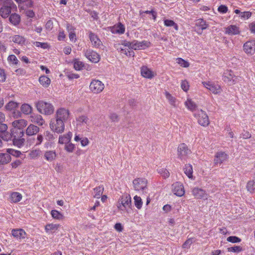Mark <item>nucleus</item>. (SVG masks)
<instances>
[{
  "instance_id": "obj_16",
  "label": "nucleus",
  "mask_w": 255,
  "mask_h": 255,
  "mask_svg": "<svg viewBox=\"0 0 255 255\" xmlns=\"http://www.w3.org/2000/svg\"><path fill=\"white\" fill-rule=\"evenodd\" d=\"M7 126L4 124H0V137L3 140L8 141L11 139L10 133L7 131Z\"/></svg>"
},
{
  "instance_id": "obj_43",
  "label": "nucleus",
  "mask_w": 255,
  "mask_h": 255,
  "mask_svg": "<svg viewBox=\"0 0 255 255\" xmlns=\"http://www.w3.org/2000/svg\"><path fill=\"white\" fill-rule=\"evenodd\" d=\"M51 215L53 218L56 220H61L64 219L63 214L56 210H52L51 211Z\"/></svg>"
},
{
  "instance_id": "obj_28",
  "label": "nucleus",
  "mask_w": 255,
  "mask_h": 255,
  "mask_svg": "<svg viewBox=\"0 0 255 255\" xmlns=\"http://www.w3.org/2000/svg\"><path fill=\"white\" fill-rule=\"evenodd\" d=\"M42 155V151L39 148H36L30 151L28 153V157L31 159L39 158Z\"/></svg>"
},
{
  "instance_id": "obj_11",
  "label": "nucleus",
  "mask_w": 255,
  "mask_h": 255,
  "mask_svg": "<svg viewBox=\"0 0 255 255\" xmlns=\"http://www.w3.org/2000/svg\"><path fill=\"white\" fill-rule=\"evenodd\" d=\"M243 50L248 55H253L255 53V40L247 41L243 46Z\"/></svg>"
},
{
  "instance_id": "obj_6",
  "label": "nucleus",
  "mask_w": 255,
  "mask_h": 255,
  "mask_svg": "<svg viewBox=\"0 0 255 255\" xmlns=\"http://www.w3.org/2000/svg\"><path fill=\"white\" fill-rule=\"evenodd\" d=\"M194 116L197 119L199 125L203 127H206L209 124L208 116L206 112L202 110H198L194 113Z\"/></svg>"
},
{
  "instance_id": "obj_52",
  "label": "nucleus",
  "mask_w": 255,
  "mask_h": 255,
  "mask_svg": "<svg viewBox=\"0 0 255 255\" xmlns=\"http://www.w3.org/2000/svg\"><path fill=\"white\" fill-rule=\"evenodd\" d=\"M150 45V42L148 41H138V46L139 49H144L147 47H149Z\"/></svg>"
},
{
  "instance_id": "obj_32",
  "label": "nucleus",
  "mask_w": 255,
  "mask_h": 255,
  "mask_svg": "<svg viewBox=\"0 0 255 255\" xmlns=\"http://www.w3.org/2000/svg\"><path fill=\"white\" fill-rule=\"evenodd\" d=\"M185 105L189 110L192 112H196V110L197 109V106L191 99H188L185 102Z\"/></svg>"
},
{
  "instance_id": "obj_47",
  "label": "nucleus",
  "mask_w": 255,
  "mask_h": 255,
  "mask_svg": "<svg viewBox=\"0 0 255 255\" xmlns=\"http://www.w3.org/2000/svg\"><path fill=\"white\" fill-rule=\"evenodd\" d=\"M18 106V103L11 101L6 104L5 107L7 110L11 111L16 109Z\"/></svg>"
},
{
  "instance_id": "obj_19",
  "label": "nucleus",
  "mask_w": 255,
  "mask_h": 255,
  "mask_svg": "<svg viewBox=\"0 0 255 255\" xmlns=\"http://www.w3.org/2000/svg\"><path fill=\"white\" fill-rule=\"evenodd\" d=\"M57 156V154L55 150H46L44 151L43 157L44 159L48 162H53Z\"/></svg>"
},
{
  "instance_id": "obj_23",
  "label": "nucleus",
  "mask_w": 255,
  "mask_h": 255,
  "mask_svg": "<svg viewBox=\"0 0 255 255\" xmlns=\"http://www.w3.org/2000/svg\"><path fill=\"white\" fill-rule=\"evenodd\" d=\"M115 48L119 52H121V53H123L128 56H134V53L133 51H129L128 49L123 47V46H122L121 44H116Z\"/></svg>"
},
{
  "instance_id": "obj_37",
  "label": "nucleus",
  "mask_w": 255,
  "mask_h": 255,
  "mask_svg": "<svg viewBox=\"0 0 255 255\" xmlns=\"http://www.w3.org/2000/svg\"><path fill=\"white\" fill-rule=\"evenodd\" d=\"M40 83L44 87H47L50 84V79L46 76H41L39 78Z\"/></svg>"
},
{
  "instance_id": "obj_31",
  "label": "nucleus",
  "mask_w": 255,
  "mask_h": 255,
  "mask_svg": "<svg viewBox=\"0 0 255 255\" xmlns=\"http://www.w3.org/2000/svg\"><path fill=\"white\" fill-rule=\"evenodd\" d=\"M59 227V224H49L45 226V230L47 233H54Z\"/></svg>"
},
{
  "instance_id": "obj_51",
  "label": "nucleus",
  "mask_w": 255,
  "mask_h": 255,
  "mask_svg": "<svg viewBox=\"0 0 255 255\" xmlns=\"http://www.w3.org/2000/svg\"><path fill=\"white\" fill-rule=\"evenodd\" d=\"M117 33L123 34L125 32V28L123 24L121 23H119L117 26L114 27Z\"/></svg>"
},
{
  "instance_id": "obj_22",
  "label": "nucleus",
  "mask_w": 255,
  "mask_h": 255,
  "mask_svg": "<svg viewBox=\"0 0 255 255\" xmlns=\"http://www.w3.org/2000/svg\"><path fill=\"white\" fill-rule=\"evenodd\" d=\"M30 121L33 123L38 125L39 126H42L45 121L42 118V116L38 114H33L30 116Z\"/></svg>"
},
{
  "instance_id": "obj_3",
  "label": "nucleus",
  "mask_w": 255,
  "mask_h": 255,
  "mask_svg": "<svg viewBox=\"0 0 255 255\" xmlns=\"http://www.w3.org/2000/svg\"><path fill=\"white\" fill-rule=\"evenodd\" d=\"M131 206V197L129 194L123 195L119 200L117 204L118 209L122 211L130 209Z\"/></svg>"
},
{
  "instance_id": "obj_64",
  "label": "nucleus",
  "mask_w": 255,
  "mask_h": 255,
  "mask_svg": "<svg viewBox=\"0 0 255 255\" xmlns=\"http://www.w3.org/2000/svg\"><path fill=\"white\" fill-rule=\"evenodd\" d=\"M110 119L113 122H117L119 121L118 116L115 113H112L110 115Z\"/></svg>"
},
{
  "instance_id": "obj_29",
  "label": "nucleus",
  "mask_w": 255,
  "mask_h": 255,
  "mask_svg": "<svg viewBox=\"0 0 255 255\" xmlns=\"http://www.w3.org/2000/svg\"><path fill=\"white\" fill-rule=\"evenodd\" d=\"M11 138H20L22 137L24 135L23 130L17 129V128H13L11 129V133H10Z\"/></svg>"
},
{
  "instance_id": "obj_54",
  "label": "nucleus",
  "mask_w": 255,
  "mask_h": 255,
  "mask_svg": "<svg viewBox=\"0 0 255 255\" xmlns=\"http://www.w3.org/2000/svg\"><path fill=\"white\" fill-rule=\"evenodd\" d=\"M255 183L254 180L249 181L247 185V188L248 191L251 193L253 192L255 189Z\"/></svg>"
},
{
  "instance_id": "obj_48",
  "label": "nucleus",
  "mask_w": 255,
  "mask_h": 255,
  "mask_svg": "<svg viewBox=\"0 0 255 255\" xmlns=\"http://www.w3.org/2000/svg\"><path fill=\"white\" fill-rule=\"evenodd\" d=\"M74 68L76 70H81L84 67V64L78 59H75L73 60Z\"/></svg>"
},
{
  "instance_id": "obj_35",
  "label": "nucleus",
  "mask_w": 255,
  "mask_h": 255,
  "mask_svg": "<svg viewBox=\"0 0 255 255\" xmlns=\"http://www.w3.org/2000/svg\"><path fill=\"white\" fill-rule=\"evenodd\" d=\"M11 160L10 155L8 153H0V164H5Z\"/></svg>"
},
{
  "instance_id": "obj_4",
  "label": "nucleus",
  "mask_w": 255,
  "mask_h": 255,
  "mask_svg": "<svg viewBox=\"0 0 255 255\" xmlns=\"http://www.w3.org/2000/svg\"><path fill=\"white\" fill-rule=\"evenodd\" d=\"M16 8L12 0H4L2 6L0 9V15L3 18L7 17L10 13L11 9Z\"/></svg>"
},
{
  "instance_id": "obj_9",
  "label": "nucleus",
  "mask_w": 255,
  "mask_h": 255,
  "mask_svg": "<svg viewBox=\"0 0 255 255\" xmlns=\"http://www.w3.org/2000/svg\"><path fill=\"white\" fill-rule=\"evenodd\" d=\"M191 153V150L187 145L184 143H180L178 147L177 155L181 160L185 159L187 156Z\"/></svg>"
},
{
  "instance_id": "obj_40",
  "label": "nucleus",
  "mask_w": 255,
  "mask_h": 255,
  "mask_svg": "<svg viewBox=\"0 0 255 255\" xmlns=\"http://www.w3.org/2000/svg\"><path fill=\"white\" fill-rule=\"evenodd\" d=\"M165 96L166 98L168 100L170 104L174 107L176 106V99L175 97L172 96L168 92L165 91Z\"/></svg>"
},
{
  "instance_id": "obj_56",
  "label": "nucleus",
  "mask_w": 255,
  "mask_h": 255,
  "mask_svg": "<svg viewBox=\"0 0 255 255\" xmlns=\"http://www.w3.org/2000/svg\"><path fill=\"white\" fill-rule=\"evenodd\" d=\"M177 63L179 64L181 66L183 67H188L189 66V64L188 62L186 61L184 59L181 58H178L176 59Z\"/></svg>"
},
{
  "instance_id": "obj_45",
  "label": "nucleus",
  "mask_w": 255,
  "mask_h": 255,
  "mask_svg": "<svg viewBox=\"0 0 255 255\" xmlns=\"http://www.w3.org/2000/svg\"><path fill=\"white\" fill-rule=\"evenodd\" d=\"M77 121L82 125H88L89 123V119L85 116H81L77 118Z\"/></svg>"
},
{
  "instance_id": "obj_39",
  "label": "nucleus",
  "mask_w": 255,
  "mask_h": 255,
  "mask_svg": "<svg viewBox=\"0 0 255 255\" xmlns=\"http://www.w3.org/2000/svg\"><path fill=\"white\" fill-rule=\"evenodd\" d=\"M20 19L19 15L16 13L11 14L9 18V21L14 25H16L19 23Z\"/></svg>"
},
{
  "instance_id": "obj_8",
  "label": "nucleus",
  "mask_w": 255,
  "mask_h": 255,
  "mask_svg": "<svg viewBox=\"0 0 255 255\" xmlns=\"http://www.w3.org/2000/svg\"><path fill=\"white\" fill-rule=\"evenodd\" d=\"M134 189L136 191H144L147 188V180L145 178H138L132 182Z\"/></svg>"
},
{
  "instance_id": "obj_24",
  "label": "nucleus",
  "mask_w": 255,
  "mask_h": 255,
  "mask_svg": "<svg viewBox=\"0 0 255 255\" xmlns=\"http://www.w3.org/2000/svg\"><path fill=\"white\" fill-rule=\"evenodd\" d=\"M18 3V7L20 11L24 9V6L31 7L33 6V1L31 0H15Z\"/></svg>"
},
{
  "instance_id": "obj_1",
  "label": "nucleus",
  "mask_w": 255,
  "mask_h": 255,
  "mask_svg": "<svg viewBox=\"0 0 255 255\" xmlns=\"http://www.w3.org/2000/svg\"><path fill=\"white\" fill-rule=\"evenodd\" d=\"M70 117L68 110L61 108L56 111L54 117L51 119L49 126L52 131L57 133H62L65 130L64 123L68 121Z\"/></svg>"
},
{
  "instance_id": "obj_5",
  "label": "nucleus",
  "mask_w": 255,
  "mask_h": 255,
  "mask_svg": "<svg viewBox=\"0 0 255 255\" xmlns=\"http://www.w3.org/2000/svg\"><path fill=\"white\" fill-rule=\"evenodd\" d=\"M240 77L236 76L231 70L225 71L223 75V81L230 85L236 84L240 81Z\"/></svg>"
},
{
  "instance_id": "obj_15",
  "label": "nucleus",
  "mask_w": 255,
  "mask_h": 255,
  "mask_svg": "<svg viewBox=\"0 0 255 255\" xmlns=\"http://www.w3.org/2000/svg\"><path fill=\"white\" fill-rule=\"evenodd\" d=\"M228 158L227 154L223 151H219L215 155L214 163L215 164L221 165Z\"/></svg>"
},
{
  "instance_id": "obj_60",
  "label": "nucleus",
  "mask_w": 255,
  "mask_h": 255,
  "mask_svg": "<svg viewBox=\"0 0 255 255\" xmlns=\"http://www.w3.org/2000/svg\"><path fill=\"white\" fill-rule=\"evenodd\" d=\"M193 243V241L192 238H189L187 239L184 243L182 245V248L183 249H188L190 248L191 245Z\"/></svg>"
},
{
  "instance_id": "obj_17",
  "label": "nucleus",
  "mask_w": 255,
  "mask_h": 255,
  "mask_svg": "<svg viewBox=\"0 0 255 255\" xmlns=\"http://www.w3.org/2000/svg\"><path fill=\"white\" fill-rule=\"evenodd\" d=\"M11 125L13 128L23 130L27 125V121L24 119L16 120L11 123Z\"/></svg>"
},
{
  "instance_id": "obj_21",
  "label": "nucleus",
  "mask_w": 255,
  "mask_h": 255,
  "mask_svg": "<svg viewBox=\"0 0 255 255\" xmlns=\"http://www.w3.org/2000/svg\"><path fill=\"white\" fill-rule=\"evenodd\" d=\"M39 128L33 124H30L25 130V133L28 136L36 134L39 131Z\"/></svg>"
},
{
  "instance_id": "obj_46",
  "label": "nucleus",
  "mask_w": 255,
  "mask_h": 255,
  "mask_svg": "<svg viewBox=\"0 0 255 255\" xmlns=\"http://www.w3.org/2000/svg\"><path fill=\"white\" fill-rule=\"evenodd\" d=\"M164 24L167 27L173 26L176 30L178 29V25L172 20L164 19Z\"/></svg>"
},
{
  "instance_id": "obj_62",
  "label": "nucleus",
  "mask_w": 255,
  "mask_h": 255,
  "mask_svg": "<svg viewBox=\"0 0 255 255\" xmlns=\"http://www.w3.org/2000/svg\"><path fill=\"white\" fill-rule=\"evenodd\" d=\"M181 87L184 91L187 92L189 90V87L188 82L186 80L182 81L181 84Z\"/></svg>"
},
{
  "instance_id": "obj_57",
  "label": "nucleus",
  "mask_w": 255,
  "mask_h": 255,
  "mask_svg": "<svg viewBox=\"0 0 255 255\" xmlns=\"http://www.w3.org/2000/svg\"><path fill=\"white\" fill-rule=\"evenodd\" d=\"M75 148L74 144L69 142L65 144V149L68 152H72Z\"/></svg>"
},
{
  "instance_id": "obj_38",
  "label": "nucleus",
  "mask_w": 255,
  "mask_h": 255,
  "mask_svg": "<svg viewBox=\"0 0 255 255\" xmlns=\"http://www.w3.org/2000/svg\"><path fill=\"white\" fill-rule=\"evenodd\" d=\"M67 28L68 29V31L69 32V38H70V40L76 41V35L74 32L75 29L74 28V27L72 25H71L70 24H68L67 26Z\"/></svg>"
},
{
  "instance_id": "obj_20",
  "label": "nucleus",
  "mask_w": 255,
  "mask_h": 255,
  "mask_svg": "<svg viewBox=\"0 0 255 255\" xmlns=\"http://www.w3.org/2000/svg\"><path fill=\"white\" fill-rule=\"evenodd\" d=\"M140 72L141 75L146 78L151 79L155 75L154 72L151 71L146 66H143L141 67Z\"/></svg>"
},
{
  "instance_id": "obj_59",
  "label": "nucleus",
  "mask_w": 255,
  "mask_h": 255,
  "mask_svg": "<svg viewBox=\"0 0 255 255\" xmlns=\"http://www.w3.org/2000/svg\"><path fill=\"white\" fill-rule=\"evenodd\" d=\"M227 241L233 243H240L241 239L236 236H230L227 238Z\"/></svg>"
},
{
  "instance_id": "obj_26",
  "label": "nucleus",
  "mask_w": 255,
  "mask_h": 255,
  "mask_svg": "<svg viewBox=\"0 0 255 255\" xmlns=\"http://www.w3.org/2000/svg\"><path fill=\"white\" fill-rule=\"evenodd\" d=\"M12 235L14 238L21 240L25 238L26 233L23 229H13Z\"/></svg>"
},
{
  "instance_id": "obj_10",
  "label": "nucleus",
  "mask_w": 255,
  "mask_h": 255,
  "mask_svg": "<svg viewBox=\"0 0 255 255\" xmlns=\"http://www.w3.org/2000/svg\"><path fill=\"white\" fill-rule=\"evenodd\" d=\"M204 87L214 94H218L221 93L222 89L218 84H216L210 81L202 82Z\"/></svg>"
},
{
  "instance_id": "obj_42",
  "label": "nucleus",
  "mask_w": 255,
  "mask_h": 255,
  "mask_svg": "<svg viewBox=\"0 0 255 255\" xmlns=\"http://www.w3.org/2000/svg\"><path fill=\"white\" fill-rule=\"evenodd\" d=\"M104 187L103 186L97 187L94 189V197L96 198H100V196L103 193Z\"/></svg>"
},
{
  "instance_id": "obj_44",
  "label": "nucleus",
  "mask_w": 255,
  "mask_h": 255,
  "mask_svg": "<svg viewBox=\"0 0 255 255\" xmlns=\"http://www.w3.org/2000/svg\"><path fill=\"white\" fill-rule=\"evenodd\" d=\"M12 139V142L13 145L18 147H20L22 146L23 145L25 139L24 138L22 137L20 138H11Z\"/></svg>"
},
{
  "instance_id": "obj_36",
  "label": "nucleus",
  "mask_w": 255,
  "mask_h": 255,
  "mask_svg": "<svg viewBox=\"0 0 255 255\" xmlns=\"http://www.w3.org/2000/svg\"><path fill=\"white\" fill-rule=\"evenodd\" d=\"M185 174L190 179L193 178V169L191 164H186L184 168Z\"/></svg>"
},
{
  "instance_id": "obj_7",
  "label": "nucleus",
  "mask_w": 255,
  "mask_h": 255,
  "mask_svg": "<svg viewBox=\"0 0 255 255\" xmlns=\"http://www.w3.org/2000/svg\"><path fill=\"white\" fill-rule=\"evenodd\" d=\"M104 84L100 80H93L89 86L90 91L94 94H99L104 89Z\"/></svg>"
},
{
  "instance_id": "obj_50",
  "label": "nucleus",
  "mask_w": 255,
  "mask_h": 255,
  "mask_svg": "<svg viewBox=\"0 0 255 255\" xmlns=\"http://www.w3.org/2000/svg\"><path fill=\"white\" fill-rule=\"evenodd\" d=\"M158 173L164 178H167L169 176L170 173L169 171L165 168H160L157 170Z\"/></svg>"
},
{
  "instance_id": "obj_55",
  "label": "nucleus",
  "mask_w": 255,
  "mask_h": 255,
  "mask_svg": "<svg viewBox=\"0 0 255 255\" xmlns=\"http://www.w3.org/2000/svg\"><path fill=\"white\" fill-rule=\"evenodd\" d=\"M8 61L13 65H16L18 60L14 55H10L7 58Z\"/></svg>"
},
{
  "instance_id": "obj_58",
  "label": "nucleus",
  "mask_w": 255,
  "mask_h": 255,
  "mask_svg": "<svg viewBox=\"0 0 255 255\" xmlns=\"http://www.w3.org/2000/svg\"><path fill=\"white\" fill-rule=\"evenodd\" d=\"M27 7L24 6V9H21V11L23 10V12L29 17H33L35 15L34 12L32 10L27 9Z\"/></svg>"
},
{
  "instance_id": "obj_18",
  "label": "nucleus",
  "mask_w": 255,
  "mask_h": 255,
  "mask_svg": "<svg viewBox=\"0 0 255 255\" xmlns=\"http://www.w3.org/2000/svg\"><path fill=\"white\" fill-rule=\"evenodd\" d=\"M225 33L229 35H238L240 33V29L236 25H230L225 27Z\"/></svg>"
},
{
  "instance_id": "obj_13",
  "label": "nucleus",
  "mask_w": 255,
  "mask_h": 255,
  "mask_svg": "<svg viewBox=\"0 0 255 255\" xmlns=\"http://www.w3.org/2000/svg\"><path fill=\"white\" fill-rule=\"evenodd\" d=\"M172 187L173 192L176 196L181 197L184 195L185 191L181 183L176 182L172 184Z\"/></svg>"
},
{
  "instance_id": "obj_63",
  "label": "nucleus",
  "mask_w": 255,
  "mask_h": 255,
  "mask_svg": "<svg viewBox=\"0 0 255 255\" xmlns=\"http://www.w3.org/2000/svg\"><path fill=\"white\" fill-rule=\"evenodd\" d=\"M34 44L36 47H40L43 49H46L48 47V45L47 43H41L40 42H35Z\"/></svg>"
},
{
  "instance_id": "obj_33",
  "label": "nucleus",
  "mask_w": 255,
  "mask_h": 255,
  "mask_svg": "<svg viewBox=\"0 0 255 255\" xmlns=\"http://www.w3.org/2000/svg\"><path fill=\"white\" fill-rule=\"evenodd\" d=\"M11 40L13 42L19 45H23L25 43V38L19 35H15L11 37Z\"/></svg>"
},
{
  "instance_id": "obj_14",
  "label": "nucleus",
  "mask_w": 255,
  "mask_h": 255,
  "mask_svg": "<svg viewBox=\"0 0 255 255\" xmlns=\"http://www.w3.org/2000/svg\"><path fill=\"white\" fill-rule=\"evenodd\" d=\"M192 195L196 199H207L208 194L201 188L195 187L192 190Z\"/></svg>"
},
{
  "instance_id": "obj_61",
  "label": "nucleus",
  "mask_w": 255,
  "mask_h": 255,
  "mask_svg": "<svg viewBox=\"0 0 255 255\" xmlns=\"http://www.w3.org/2000/svg\"><path fill=\"white\" fill-rule=\"evenodd\" d=\"M228 250L229 252L240 253L242 251V248L240 246H235L233 247L229 248Z\"/></svg>"
},
{
  "instance_id": "obj_27",
  "label": "nucleus",
  "mask_w": 255,
  "mask_h": 255,
  "mask_svg": "<svg viewBox=\"0 0 255 255\" xmlns=\"http://www.w3.org/2000/svg\"><path fill=\"white\" fill-rule=\"evenodd\" d=\"M72 135V133L71 132H69L65 134L60 135L59 137L58 143L60 144H66L70 141Z\"/></svg>"
},
{
  "instance_id": "obj_53",
  "label": "nucleus",
  "mask_w": 255,
  "mask_h": 255,
  "mask_svg": "<svg viewBox=\"0 0 255 255\" xmlns=\"http://www.w3.org/2000/svg\"><path fill=\"white\" fill-rule=\"evenodd\" d=\"M7 151L8 154H9V155H12L15 157H19L20 155L21 154V153L20 151L15 150L12 148L7 149Z\"/></svg>"
},
{
  "instance_id": "obj_41",
  "label": "nucleus",
  "mask_w": 255,
  "mask_h": 255,
  "mask_svg": "<svg viewBox=\"0 0 255 255\" xmlns=\"http://www.w3.org/2000/svg\"><path fill=\"white\" fill-rule=\"evenodd\" d=\"M196 25L200 27L202 30L206 29L208 27V24L203 19H198L196 21Z\"/></svg>"
},
{
  "instance_id": "obj_12",
  "label": "nucleus",
  "mask_w": 255,
  "mask_h": 255,
  "mask_svg": "<svg viewBox=\"0 0 255 255\" xmlns=\"http://www.w3.org/2000/svg\"><path fill=\"white\" fill-rule=\"evenodd\" d=\"M85 56L90 61L98 63L100 59V55L95 51L91 49H87L85 51Z\"/></svg>"
},
{
  "instance_id": "obj_25",
  "label": "nucleus",
  "mask_w": 255,
  "mask_h": 255,
  "mask_svg": "<svg viewBox=\"0 0 255 255\" xmlns=\"http://www.w3.org/2000/svg\"><path fill=\"white\" fill-rule=\"evenodd\" d=\"M89 38L93 46L98 48L102 45L101 40L94 33L90 32Z\"/></svg>"
},
{
  "instance_id": "obj_2",
  "label": "nucleus",
  "mask_w": 255,
  "mask_h": 255,
  "mask_svg": "<svg viewBox=\"0 0 255 255\" xmlns=\"http://www.w3.org/2000/svg\"><path fill=\"white\" fill-rule=\"evenodd\" d=\"M35 105L37 111L42 114L50 115L54 112V107L50 103L44 101H39Z\"/></svg>"
},
{
  "instance_id": "obj_49",
  "label": "nucleus",
  "mask_w": 255,
  "mask_h": 255,
  "mask_svg": "<svg viewBox=\"0 0 255 255\" xmlns=\"http://www.w3.org/2000/svg\"><path fill=\"white\" fill-rule=\"evenodd\" d=\"M134 201V204L135 207L138 209H141L142 205V201L141 198L137 195L135 196L133 198Z\"/></svg>"
},
{
  "instance_id": "obj_30",
  "label": "nucleus",
  "mask_w": 255,
  "mask_h": 255,
  "mask_svg": "<svg viewBox=\"0 0 255 255\" xmlns=\"http://www.w3.org/2000/svg\"><path fill=\"white\" fill-rule=\"evenodd\" d=\"M22 198V195L17 192L11 193L10 195V202L11 203H16L19 202Z\"/></svg>"
},
{
  "instance_id": "obj_34",
  "label": "nucleus",
  "mask_w": 255,
  "mask_h": 255,
  "mask_svg": "<svg viewBox=\"0 0 255 255\" xmlns=\"http://www.w3.org/2000/svg\"><path fill=\"white\" fill-rule=\"evenodd\" d=\"M21 112L24 115H29L32 113V108L28 104H23L20 107Z\"/></svg>"
}]
</instances>
